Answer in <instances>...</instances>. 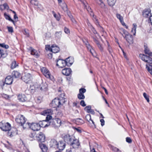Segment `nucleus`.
Returning a JSON list of instances; mask_svg holds the SVG:
<instances>
[{
    "label": "nucleus",
    "mask_w": 152,
    "mask_h": 152,
    "mask_svg": "<svg viewBox=\"0 0 152 152\" xmlns=\"http://www.w3.org/2000/svg\"><path fill=\"white\" fill-rule=\"evenodd\" d=\"M62 73L66 76H69L72 74V71L70 68H65L62 71Z\"/></svg>",
    "instance_id": "obj_13"
},
{
    "label": "nucleus",
    "mask_w": 152,
    "mask_h": 152,
    "mask_svg": "<svg viewBox=\"0 0 152 152\" xmlns=\"http://www.w3.org/2000/svg\"><path fill=\"white\" fill-rule=\"evenodd\" d=\"M12 75L13 77L15 78H18L21 77L20 74L17 71H14L12 73Z\"/></svg>",
    "instance_id": "obj_26"
},
{
    "label": "nucleus",
    "mask_w": 152,
    "mask_h": 152,
    "mask_svg": "<svg viewBox=\"0 0 152 152\" xmlns=\"http://www.w3.org/2000/svg\"><path fill=\"white\" fill-rule=\"evenodd\" d=\"M143 95L145 99L146 100L147 102H149V99L148 97V96L145 93H144L143 94Z\"/></svg>",
    "instance_id": "obj_45"
},
{
    "label": "nucleus",
    "mask_w": 152,
    "mask_h": 152,
    "mask_svg": "<svg viewBox=\"0 0 152 152\" xmlns=\"http://www.w3.org/2000/svg\"><path fill=\"white\" fill-rule=\"evenodd\" d=\"M30 3L32 4L35 6H37L38 4V2L35 0H31L30 1Z\"/></svg>",
    "instance_id": "obj_43"
},
{
    "label": "nucleus",
    "mask_w": 152,
    "mask_h": 152,
    "mask_svg": "<svg viewBox=\"0 0 152 152\" xmlns=\"http://www.w3.org/2000/svg\"><path fill=\"white\" fill-rule=\"evenodd\" d=\"M74 137L70 136L69 134H64L63 136V138L65 141L68 144L71 142L72 140Z\"/></svg>",
    "instance_id": "obj_11"
},
{
    "label": "nucleus",
    "mask_w": 152,
    "mask_h": 152,
    "mask_svg": "<svg viewBox=\"0 0 152 152\" xmlns=\"http://www.w3.org/2000/svg\"><path fill=\"white\" fill-rule=\"evenodd\" d=\"M119 32L124 38L128 34V32L125 30L123 28H120L119 29Z\"/></svg>",
    "instance_id": "obj_25"
},
{
    "label": "nucleus",
    "mask_w": 152,
    "mask_h": 152,
    "mask_svg": "<svg viewBox=\"0 0 152 152\" xmlns=\"http://www.w3.org/2000/svg\"><path fill=\"white\" fill-rule=\"evenodd\" d=\"M4 53L3 50H0V58L4 55Z\"/></svg>",
    "instance_id": "obj_59"
},
{
    "label": "nucleus",
    "mask_w": 152,
    "mask_h": 152,
    "mask_svg": "<svg viewBox=\"0 0 152 152\" xmlns=\"http://www.w3.org/2000/svg\"><path fill=\"white\" fill-rule=\"evenodd\" d=\"M18 66L15 61H13L11 64V68L13 69Z\"/></svg>",
    "instance_id": "obj_34"
},
{
    "label": "nucleus",
    "mask_w": 152,
    "mask_h": 152,
    "mask_svg": "<svg viewBox=\"0 0 152 152\" xmlns=\"http://www.w3.org/2000/svg\"><path fill=\"white\" fill-rule=\"evenodd\" d=\"M52 112L53 111L51 109H48L43 111L41 113L42 115L47 116L45 120L48 122L52 118V117L50 115L52 113Z\"/></svg>",
    "instance_id": "obj_3"
},
{
    "label": "nucleus",
    "mask_w": 152,
    "mask_h": 152,
    "mask_svg": "<svg viewBox=\"0 0 152 152\" xmlns=\"http://www.w3.org/2000/svg\"><path fill=\"white\" fill-rule=\"evenodd\" d=\"M1 95L2 97L6 99H8L9 97V95L4 94H1Z\"/></svg>",
    "instance_id": "obj_53"
},
{
    "label": "nucleus",
    "mask_w": 152,
    "mask_h": 152,
    "mask_svg": "<svg viewBox=\"0 0 152 152\" xmlns=\"http://www.w3.org/2000/svg\"><path fill=\"white\" fill-rule=\"evenodd\" d=\"M18 97V100L22 102H24L27 100V98L24 94L19 95Z\"/></svg>",
    "instance_id": "obj_24"
},
{
    "label": "nucleus",
    "mask_w": 152,
    "mask_h": 152,
    "mask_svg": "<svg viewBox=\"0 0 152 152\" xmlns=\"http://www.w3.org/2000/svg\"><path fill=\"white\" fill-rule=\"evenodd\" d=\"M59 50V48L58 46L54 45H52L50 48V51L52 52L56 53L58 52Z\"/></svg>",
    "instance_id": "obj_18"
},
{
    "label": "nucleus",
    "mask_w": 152,
    "mask_h": 152,
    "mask_svg": "<svg viewBox=\"0 0 152 152\" xmlns=\"http://www.w3.org/2000/svg\"><path fill=\"white\" fill-rule=\"evenodd\" d=\"M56 65L59 67L62 68L66 65L65 60L59 59L56 61Z\"/></svg>",
    "instance_id": "obj_10"
},
{
    "label": "nucleus",
    "mask_w": 152,
    "mask_h": 152,
    "mask_svg": "<svg viewBox=\"0 0 152 152\" xmlns=\"http://www.w3.org/2000/svg\"><path fill=\"white\" fill-rule=\"evenodd\" d=\"M146 68L147 69L148 72L152 75V64L148 65L146 64Z\"/></svg>",
    "instance_id": "obj_29"
},
{
    "label": "nucleus",
    "mask_w": 152,
    "mask_h": 152,
    "mask_svg": "<svg viewBox=\"0 0 152 152\" xmlns=\"http://www.w3.org/2000/svg\"><path fill=\"white\" fill-rule=\"evenodd\" d=\"M0 46L6 49H7L9 48V46L8 45H5L4 43L0 44Z\"/></svg>",
    "instance_id": "obj_42"
},
{
    "label": "nucleus",
    "mask_w": 152,
    "mask_h": 152,
    "mask_svg": "<svg viewBox=\"0 0 152 152\" xmlns=\"http://www.w3.org/2000/svg\"><path fill=\"white\" fill-rule=\"evenodd\" d=\"M86 46L88 49L90 51L91 53L93 55V52L92 50H94L92 49V48L91 46L89 44H88L87 45H86Z\"/></svg>",
    "instance_id": "obj_40"
},
{
    "label": "nucleus",
    "mask_w": 152,
    "mask_h": 152,
    "mask_svg": "<svg viewBox=\"0 0 152 152\" xmlns=\"http://www.w3.org/2000/svg\"><path fill=\"white\" fill-rule=\"evenodd\" d=\"M7 28L9 32L12 33L13 32V28L12 27H8Z\"/></svg>",
    "instance_id": "obj_54"
},
{
    "label": "nucleus",
    "mask_w": 152,
    "mask_h": 152,
    "mask_svg": "<svg viewBox=\"0 0 152 152\" xmlns=\"http://www.w3.org/2000/svg\"><path fill=\"white\" fill-rule=\"evenodd\" d=\"M15 121L19 125L24 127V125L26 121V119L23 115H18L16 118Z\"/></svg>",
    "instance_id": "obj_2"
},
{
    "label": "nucleus",
    "mask_w": 152,
    "mask_h": 152,
    "mask_svg": "<svg viewBox=\"0 0 152 152\" xmlns=\"http://www.w3.org/2000/svg\"><path fill=\"white\" fill-rule=\"evenodd\" d=\"M60 5L61 7L63 10H67V6L65 3H63L62 4H60Z\"/></svg>",
    "instance_id": "obj_37"
},
{
    "label": "nucleus",
    "mask_w": 152,
    "mask_h": 152,
    "mask_svg": "<svg viewBox=\"0 0 152 152\" xmlns=\"http://www.w3.org/2000/svg\"><path fill=\"white\" fill-rule=\"evenodd\" d=\"M35 90L36 89L35 86H30L28 90L31 93H34Z\"/></svg>",
    "instance_id": "obj_35"
},
{
    "label": "nucleus",
    "mask_w": 152,
    "mask_h": 152,
    "mask_svg": "<svg viewBox=\"0 0 152 152\" xmlns=\"http://www.w3.org/2000/svg\"><path fill=\"white\" fill-rule=\"evenodd\" d=\"M3 6L4 9H8L9 8L8 6L6 3H4L3 4Z\"/></svg>",
    "instance_id": "obj_63"
},
{
    "label": "nucleus",
    "mask_w": 152,
    "mask_h": 152,
    "mask_svg": "<svg viewBox=\"0 0 152 152\" xmlns=\"http://www.w3.org/2000/svg\"><path fill=\"white\" fill-rule=\"evenodd\" d=\"M80 104L83 107H85L86 106V104L84 100H81L80 101Z\"/></svg>",
    "instance_id": "obj_58"
},
{
    "label": "nucleus",
    "mask_w": 152,
    "mask_h": 152,
    "mask_svg": "<svg viewBox=\"0 0 152 152\" xmlns=\"http://www.w3.org/2000/svg\"><path fill=\"white\" fill-rule=\"evenodd\" d=\"M62 32L61 31L56 32L55 33V37L57 39H60L61 36Z\"/></svg>",
    "instance_id": "obj_33"
},
{
    "label": "nucleus",
    "mask_w": 152,
    "mask_h": 152,
    "mask_svg": "<svg viewBox=\"0 0 152 152\" xmlns=\"http://www.w3.org/2000/svg\"><path fill=\"white\" fill-rule=\"evenodd\" d=\"M65 60L66 63V65L68 66H71L73 63V60L71 57H69L66 58Z\"/></svg>",
    "instance_id": "obj_19"
},
{
    "label": "nucleus",
    "mask_w": 152,
    "mask_h": 152,
    "mask_svg": "<svg viewBox=\"0 0 152 152\" xmlns=\"http://www.w3.org/2000/svg\"><path fill=\"white\" fill-rule=\"evenodd\" d=\"M77 97L80 99H83L85 98V96L84 95L80 93H79L78 94Z\"/></svg>",
    "instance_id": "obj_38"
},
{
    "label": "nucleus",
    "mask_w": 152,
    "mask_h": 152,
    "mask_svg": "<svg viewBox=\"0 0 152 152\" xmlns=\"http://www.w3.org/2000/svg\"><path fill=\"white\" fill-rule=\"evenodd\" d=\"M86 91V89L83 88H81L79 89V93L83 94Z\"/></svg>",
    "instance_id": "obj_46"
},
{
    "label": "nucleus",
    "mask_w": 152,
    "mask_h": 152,
    "mask_svg": "<svg viewBox=\"0 0 152 152\" xmlns=\"http://www.w3.org/2000/svg\"><path fill=\"white\" fill-rule=\"evenodd\" d=\"M133 27L131 31V32L134 35H135L136 33V29L137 28V25L135 23L133 24Z\"/></svg>",
    "instance_id": "obj_30"
},
{
    "label": "nucleus",
    "mask_w": 152,
    "mask_h": 152,
    "mask_svg": "<svg viewBox=\"0 0 152 152\" xmlns=\"http://www.w3.org/2000/svg\"><path fill=\"white\" fill-rule=\"evenodd\" d=\"M96 2L99 5L101 8H103L105 6V4L102 0H95Z\"/></svg>",
    "instance_id": "obj_31"
},
{
    "label": "nucleus",
    "mask_w": 152,
    "mask_h": 152,
    "mask_svg": "<svg viewBox=\"0 0 152 152\" xmlns=\"http://www.w3.org/2000/svg\"><path fill=\"white\" fill-rule=\"evenodd\" d=\"M24 34L26 35L27 37H28L29 36V34L28 31H26V30H25L23 32Z\"/></svg>",
    "instance_id": "obj_60"
},
{
    "label": "nucleus",
    "mask_w": 152,
    "mask_h": 152,
    "mask_svg": "<svg viewBox=\"0 0 152 152\" xmlns=\"http://www.w3.org/2000/svg\"><path fill=\"white\" fill-rule=\"evenodd\" d=\"M37 88H39L41 91H46L47 90V87H46L45 86H42V87H38Z\"/></svg>",
    "instance_id": "obj_48"
},
{
    "label": "nucleus",
    "mask_w": 152,
    "mask_h": 152,
    "mask_svg": "<svg viewBox=\"0 0 152 152\" xmlns=\"http://www.w3.org/2000/svg\"><path fill=\"white\" fill-rule=\"evenodd\" d=\"M67 152H76L75 149L74 148H71L68 151H67Z\"/></svg>",
    "instance_id": "obj_61"
},
{
    "label": "nucleus",
    "mask_w": 152,
    "mask_h": 152,
    "mask_svg": "<svg viewBox=\"0 0 152 152\" xmlns=\"http://www.w3.org/2000/svg\"><path fill=\"white\" fill-rule=\"evenodd\" d=\"M52 103L53 105L58 107L61 104V101L59 99H55L52 101Z\"/></svg>",
    "instance_id": "obj_21"
},
{
    "label": "nucleus",
    "mask_w": 152,
    "mask_h": 152,
    "mask_svg": "<svg viewBox=\"0 0 152 152\" xmlns=\"http://www.w3.org/2000/svg\"><path fill=\"white\" fill-rule=\"evenodd\" d=\"M72 128L75 130L78 133H81V131L80 129V128H76L75 127H73Z\"/></svg>",
    "instance_id": "obj_52"
},
{
    "label": "nucleus",
    "mask_w": 152,
    "mask_h": 152,
    "mask_svg": "<svg viewBox=\"0 0 152 152\" xmlns=\"http://www.w3.org/2000/svg\"><path fill=\"white\" fill-rule=\"evenodd\" d=\"M144 17L147 18L151 17L150 12L148 10H145L142 13Z\"/></svg>",
    "instance_id": "obj_27"
},
{
    "label": "nucleus",
    "mask_w": 152,
    "mask_h": 152,
    "mask_svg": "<svg viewBox=\"0 0 152 152\" xmlns=\"http://www.w3.org/2000/svg\"><path fill=\"white\" fill-rule=\"evenodd\" d=\"M12 77L11 76H8L5 78L4 80L2 81V82L3 83V85L5 84L11 85L12 83Z\"/></svg>",
    "instance_id": "obj_9"
},
{
    "label": "nucleus",
    "mask_w": 152,
    "mask_h": 152,
    "mask_svg": "<svg viewBox=\"0 0 152 152\" xmlns=\"http://www.w3.org/2000/svg\"><path fill=\"white\" fill-rule=\"evenodd\" d=\"M69 144L72 146V148H74L75 149L78 148L80 145L79 140L75 139L74 137H73L71 142Z\"/></svg>",
    "instance_id": "obj_5"
},
{
    "label": "nucleus",
    "mask_w": 152,
    "mask_h": 152,
    "mask_svg": "<svg viewBox=\"0 0 152 152\" xmlns=\"http://www.w3.org/2000/svg\"><path fill=\"white\" fill-rule=\"evenodd\" d=\"M86 119L88 121H91V115L90 114H87L86 116Z\"/></svg>",
    "instance_id": "obj_49"
},
{
    "label": "nucleus",
    "mask_w": 152,
    "mask_h": 152,
    "mask_svg": "<svg viewBox=\"0 0 152 152\" xmlns=\"http://www.w3.org/2000/svg\"><path fill=\"white\" fill-rule=\"evenodd\" d=\"M126 141L127 142L129 143H131L132 142L131 138L129 137H127L126 138Z\"/></svg>",
    "instance_id": "obj_55"
},
{
    "label": "nucleus",
    "mask_w": 152,
    "mask_h": 152,
    "mask_svg": "<svg viewBox=\"0 0 152 152\" xmlns=\"http://www.w3.org/2000/svg\"><path fill=\"white\" fill-rule=\"evenodd\" d=\"M64 31L67 34L69 33L70 32L69 29L68 28L66 27L64 28Z\"/></svg>",
    "instance_id": "obj_56"
},
{
    "label": "nucleus",
    "mask_w": 152,
    "mask_h": 152,
    "mask_svg": "<svg viewBox=\"0 0 152 152\" xmlns=\"http://www.w3.org/2000/svg\"><path fill=\"white\" fill-rule=\"evenodd\" d=\"M91 109V106H86L84 110L86 111L88 113L89 111Z\"/></svg>",
    "instance_id": "obj_47"
},
{
    "label": "nucleus",
    "mask_w": 152,
    "mask_h": 152,
    "mask_svg": "<svg viewBox=\"0 0 152 152\" xmlns=\"http://www.w3.org/2000/svg\"><path fill=\"white\" fill-rule=\"evenodd\" d=\"M58 142L55 140H52L50 141V145L54 148H57Z\"/></svg>",
    "instance_id": "obj_22"
},
{
    "label": "nucleus",
    "mask_w": 152,
    "mask_h": 152,
    "mask_svg": "<svg viewBox=\"0 0 152 152\" xmlns=\"http://www.w3.org/2000/svg\"><path fill=\"white\" fill-rule=\"evenodd\" d=\"M4 15L6 19L12 22L14 25L15 24L14 21L11 18L9 15H7L6 13H4Z\"/></svg>",
    "instance_id": "obj_28"
},
{
    "label": "nucleus",
    "mask_w": 152,
    "mask_h": 152,
    "mask_svg": "<svg viewBox=\"0 0 152 152\" xmlns=\"http://www.w3.org/2000/svg\"><path fill=\"white\" fill-rule=\"evenodd\" d=\"M65 143L63 142L60 141L58 142V145H57V148L60 150H63L65 148Z\"/></svg>",
    "instance_id": "obj_17"
},
{
    "label": "nucleus",
    "mask_w": 152,
    "mask_h": 152,
    "mask_svg": "<svg viewBox=\"0 0 152 152\" xmlns=\"http://www.w3.org/2000/svg\"><path fill=\"white\" fill-rule=\"evenodd\" d=\"M144 51L145 53L146 54H148L149 56H152V53L151 52L149 49L148 48L147 46L146 45H145L144 46Z\"/></svg>",
    "instance_id": "obj_23"
},
{
    "label": "nucleus",
    "mask_w": 152,
    "mask_h": 152,
    "mask_svg": "<svg viewBox=\"0 0 152 152\" xmlns=\"http://www.w3.org/2000/svg\"><path fill=\"white\" fill-rule=\"evenodd\" d=\"M11 125L8 123H5L3 121L0 122V128L4 131H9L11 129Z\"/></svg>",
    "instance_id": "obj_1"
},
{
    "label": "nucleus",
    "mask_w": 152,
    "mask_h": 152,
    "mask_svg": "<svg viewBox=\"0 0 152 152\" xmlns=\"http://www.w3.org/2000/svg\"><path fill=\"white\" fill-rule=\"evenodd\" d=\"M101 123V125L102 126H103L104 124V121L103 119H101L100 120Z\"/></svg>",
    "instance_id": "obj_62"
},
{
    "label": "nucleus",
    "mask_w": 152,
    "mask_h": 152,
    "mask_svg": "<svg viewBox=\"0 0 152 152\" xmlns=\"http://www.w3.org/2000/svg\"><path fill=\"white\" fill-rule=\"evenodd\" d=\"M45 135L42 132H40L37 135V139L39 142H44L45 140Z\"/></svg>",
    "instance_id": "obj_8"
},
{
    "label": "nucleus",
    "mask_w": 152,
    "mask_h": 152,
    "mask_svg": "<svg viewBox=\"0 0 152 152\" xmlns=\"http://www.w3.org/2000/svg\"><path fill=\"white\" fill-rule=\"evenodd\" d=\"M31 75L30 74L26 73L21 77L22 79L26 83H28L30 81Z\"/></svg>",
    "instance_id": "obj_12"
},
{
    "label": "nucleus",
    "mask_w": 152,
    "mask_h": 152,
    "mask_svg": "<svg viewBox=\"0 0 152 152\" xmlns=\"http://www.w3.org/2000/svg\"><path fill=\"white\" fill-rule=\"evenodd\" d=\"M56 121L57 124H58V126H60L62 124L61 119L59 118H57Z\"/></svg>",
    "instance_id": "obj_50"
},
{
    "label": "nucleus",
    "mask_w": 152,
    "mask_h": 152,
    "mask_svg": "<svg viewBox=\"0 0 152 152\" xmlns=\"http://www.w3.org/2000/svg\"><path fill=\"white\" fill-rule=\"evenodd\" d=\"M140 56L142 60L147 63V64H152V58L150 56H148L143 54H140Z\"/></svg>",
    "instance_id": "obj_4"
},
{
    "label": "nucleus",
    "mask_w": 152,
    "mask_h": 152,
    "mask_svg": "<svg viewBox=\"0 0 152 152\" xmlns=\"http://www.w3.org/2000/svg\"><path fill=\"white\" fill-rule=\"evenodd\" d=\"M83 42L84 43V44L86 45H87L88 44H89L88 42L87 41L86 39H83Z\"/></svg>",
    "instance_id": "obj_64"
},
{
    "label": "nucleus",
    "mask_w": 152,
    "mask_h": 152,
    "mask_svg": "<svg viewBox=\"0 0 152 152\" xmlns=\"http://www.w3.org/2000/svg\"><path fill=\"white\" fill-rule=\"evenodd\" d=\"M124 38L130 44L133 43V37L132 35L129 34L128 33Z\"/></svg>",
    "instance_id": "obj_14"
},
{
    "label": "nucleus",
    "mask_w": 152,
    "mask_h": 152,
    "mask_svg": "<svg viewBox=\"0 0 152 152\" xmlns=\"http://www.w3.org/2000/svg\"><path fill=\"white\" fill-rule=\"evenodd\" d=\"M27 124L28 126L33 131H37L40 129L39 124L38 123H32L31 124L28 122Z\"/></svg>",
    "instance_id": "obj_6"
},
{
    "label": "nucleus",
    "mask_w": 152,
    "mask_h": 152,
    "mask_svg": "<svg viewBox=\"0 0 152 152\" xmlns=\"http://www.w3.org/2000/svg\"><path fill=\"white\" fill-rule=\"evenodd\" d=\"M39 124L40 127H45L48 126L50 125V123H48L46 121V120H43L42 121L39 122Z\"/></svg>",
    "instance_id": "obj_15"
},
{
    "label": "nucleus",
    "mask_w": 152,
    "mask_h": 152,
    "mask_svg": "<svg viewBox=\"0 0 152 152\" xmlns=\"http://www.w3.org/2000/svg\"><path fill=\"white\" fill-rule=\"evenodd\" d=\"M92 37L93 38L94 42H95L97 45L99 49L101 51H102L103 50V48L102 47V45L100 43L99 41L96 38L92 36Z\"/></svg>",
    "instance_id": "obj_16"
},
{
    "label": "nucleus",
    "mask_w": 152,
    "mask_h": 152,
    "mask_svg": "<svg viewBox=\"0 0 152 152\" xmlns=\"http://www.w3.org/2000/svg\"><path fill=\"white\" fill-rule=\"evenodd\" d=\"M31 54L33 55H35L37 56H38L37 51L35 50L34 49L31 50Z\"/></svg>",
    "instance_id": "obj_39"
},
{
    "label": "nucleus",
    "mask_w": 152,
    "mask_h": 152,
    "mask_svg": "<svg viewBox=\"0 0 152 152\" xmlns=\"http://www.w3.org/2000/svg\"><path fill=\"white\" fill-rule=\"evenodd\" d=\"M91 30V31L94 34H97L96 31L94 29V28L93 26L91 27V28L89 29Z\"/></svg>",
    "instance_id": "obj_51"
},
{
    "label": "nucleus",
    "mask_w": 152,
    "mask_h": 152,
    "mask_svg": "<svg viewBox=\"0 0 152 152\" xmlns=\"http://www.w3.org/2000/svg\"><path fill=\"white\" fill-rule=\"evenodd\" d=\"M116 16L117 18L119 20L120 22L123 20V17L121 16L120 14H116Z\"/></svg>",
    "instance_id": "obj_44"
},
{
    "label": "nucleus",
    "mask_w": 152,
    "mask_h": 152,
    "mask_svg": "<svg viewBox=\"0 0 152 152\" xmlns=\"http://www.w3.org/2000/svg\"><path fill=\"white\" fill-rule=\"evenodd\" d=\"M53 12V13L54 17L58 21H59L60 19V15H57L54 12Z\"/></svg>",
    "instance_id": "obj_41"
},
{
    "label": "nucleus",
    "mask_w": 152,
    "mask_h": 152,
    "mask_svg": "<svg viewBox=\"0 0 152 152\" xmlns=\"http://www.w3.org/2000/svg\"><path fill=\"white\" fill-rule=\"evenodd\" d=\"M108 50L109 52V53H110V54H111L112 53V49H111V47H110V46H109V45H108Z\"/></svg>",
    "instance_id": "obj_57"
},
{
    "label": "nucleus",
    "mask_w": 152,
    "mask_h": 152,
    "mask_svg": "<svg viewBox=\"0 0 152 152\" xmlns=\"http://www.w3.org/2000/svg\"><path fill=\"white\" fill-rule=\"evenodd\" d=\"M76 121L80 124H82L84 123V121L80 118H78L76 119Z\"/></svg>",
    "instance_id": "obj_36"
},
{
    "label": "nucleus",
    "mask_w": 152,
    "mask_h": 152,
    "mask_svg": "<svg viewBox=\"0 0 152 152\" xmlns=\"http://www.w3.org/2000/svg\"><path fill=\"white\" fill-rule=\"evenodd\" d=\"M107 2L110 6H113L115 4L116 0H107Z\"/></svg>",
    "instance_id": "obj_32"
},
{
    "label": "nucleus",
    "mask_w": 152,
    "mask_h": 152,
    "mask_svg": "<svg viewBox=\"0 0 152 152\" xmlns=\"http://www.w3.org/2000/svg\"><path fill=\"white\" fill-rule=\"evenodd\" d=\"M41 71L43 74L47 78L52 80L53 77L51 76L50 72L45 67H42L41 69Z\"/></svg>",
    "instance_id": "obj_7"
},
{
    "label": "nucleus",
    "mask_w": 152,
    "mask_h": 152,
    "mask_svg": "<svg viewBox=\"0 0 152 152\" xmlns=\"http://www.w3.org/2000/svg\"><path fill=\"white\" fill-rule=\"evenodd\" d=\"M39 145L42 152H47L48 148L45 144L41 143L39 144Z\"/></svg>",
    "instance_id": "obj_20"
}]
</instances>
